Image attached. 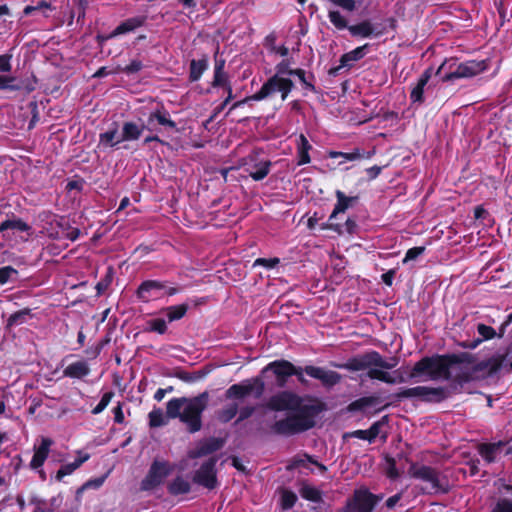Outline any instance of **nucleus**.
Here are the masks:
<instances>
[{
  "mask_svg": "<svg viewBox=\"0 0 512 512\" xmlns=\"http://www.w3.org/2000/svg\"><path fill=\"white\" fill-rule=\"evenodd\" d=\"M425 251L424 247H413L410 248L403 259V263H407L408 261L415 260L420 255H422Z\"/></svg>",
  "mask_w": 512,
  "mask_h": 512,
  "instance_id": "56",
  "label": "nucleus"
},
{
  "mask_svg": "<svg viewBox=\"0 0 512 512\" xmlns=\"http://www.w3.org/2000/svg\"><path fill=\"white\" fill-rule=\"evenodd\" d=\"M372 154L373 153H371V152L365 153L364 151H362L360 149H354L352 152L331 151V152H329V157L330 158L342 157L346 161H355V160H358L361 158H370L372 156Z\"/></svg>",
  "mask_w": 512,
  "mask_h": 512,
  "instance_id": "33",
  "label": "nucleus"
},
{
  "mask_svg": "<svg viewBox=\"0 0 512 512\" xmlns=\"http://www.w3.org/2000/svg\"><path fill=\"white\" fill-rule=\"evenodd\" d=\"M486 69L487 65L485 61H467L460 63L454 71L445 74L443 76V81L449 82L460 78H470L478 75Z\"/></svg>",
  "mask_w": 512,
  "mask_h": 512,
  "instance_id": "11",
  "label": "nucleus"
},
{
  "mask_svg": "<svg viewBox=\"0 0 512 512\" xmlns=\"http://www.w3.org/2000/svg\"><path fill=\"white\" fill-rule=\"evenodd\" d=\"M396 365L397 361L395 359L386 361L378 352L372 351L362 356L351 358L345 364H337L335 366L349 371H360L368 369L370 366L393 369Z\"/></svg>",
  "mask_w": 512,
  "mask_h": 512,
  "instance_id": "5",
  "label": "nucleus"
},
{
  "mask_svg": "<svg viewBox=\"0 0 512 512\" xmlns=\"http://www.w3.org/2000/svg\"><path fill=\"white\" fill-rule=\"evenodd\" d=\"M254 413V407L246 406L240 409L237 423L249 418Z\"/></svg>",
  "mask_w": 512,
  "mask_h": 512,
  "instance_id": "61",
  "label": "nucleus"
},
{
  "mask_svg": "<svg viewBox=\"0 0 512 512\" xmlns=\"http://www.w3.org/2000/svg\"><path fill=\"white\" fill-rule=\"evenodd\" d=\"M216 461L215 458H210L208 461L204 462L195 472L193 477L194 482L205 488L214 489L217 486L215 471Z\"/></svg>",
  "mask_w": 512,
  "mask_h": 512,
  "instance_id": "14",
  "label": "nucleus"
},
{
  "mask_svg": "<svg viewBox=\"0 0 512 512\" xmlns=\"http://www.w3.org/2000/svg\"><path fill=\"white\" fill-rule=\"evenodd\" d=\"M19 273L12 266H4L0 268V284L15 282L18 279Z\"/></svg>",
  "mask_w": 512,
  "mask_h": 512,
  "instance_id": "42",
  "label": "nucleus"
},
{
  "mask_svg": "<svg viewBox=\"0 0 512 512\" xmlns=\"http://www.w3.org/2000/svg\"><path fill=\"white\" fill-rule=\"evenodd\" d=\"M314 421L309 415L307 408L293 411L286 418L276 421L272 425V431L280 435H294L313 427Z\"/></svg>",
  "mask_w": 512,
  "mask_h": 512,
  "instance_id": "4",
  "label": "nucleus"
},
{
  "mask_svg": "<svg viewBox=\"0 0 512 512\" xmlns=\"http://www.w3.org/2000/svg\"><path fill=\"white\" fill-rule=\"evenodd\" d=\"M312 146L310 145L307 138L301 134L297 141V156H298V165H304L310 163L311 159L309 156V151Z\"/></svg>",
  "mask_w": 512,
  "mask_h": 512,
  "instance_id": "29",
  "label": "nucleus"
},
{
  "mask_svg": "<svg viewBox=\"0 0 512 512\" xmlns=\"http://www.w3.org/2000/svg\"><path fill=\"white\" fill-rule=\"evenodd\" d=\"M52 444L53 441L50 438L42 437L41 444L38 447H35V452L30 462V467L32 469H38L42 467L49 455L50 447Z\"/></svg>",
  "mask_w": 512,
  "mask_h": 512,
  "instance_id": "20",
  "label": "nucleus"
},
{
  "mask_svg": "<svg viewBox=\"0 0 512 512\" xmlns=\"http://www.w3.org/2000/svg\"><path fill=\"white\" fill-rule=\"evenodd\" d=\"M299 492L301 497L312 502H320L322 499L321 491L309 484L304 483Z\"/></svg>",
  "mask_w": 512,
  "mask_h": 512,
  "instance_id": "37",
  "label": "nucleus"
},
{
  "mask_svg": "<svg viewBox=\"0 0 512 512\" xmlns=\"http://www.w3.org/2000/svg\"><path fill=\"white\" fill-rule=\"evenodd\" d=\"M367 47H368V44H365L363 46L357 47V48L353 49L352 51L342 55V57L340 59L341 67L351 66V64L353 62H356V61L362 59L366 54Z\"/></svg>",
  "mask_w": 512,
  "mask_h": 512,
  "instance_id": "31",
  "label": "nucleus"
},
{
  "mask_svg": "<svg viewBox=\"0 0 512 512\" xmlns=\"http://www.w3.org/2000/svg\"><path fill=\"white\" fill-rule=\"evenodd\" d=\"M380 422H375L371 425V427L367 430H356L352 433V436L362 439V440H368L369 442H372L380 432Z\"/></svg>",
  "mask_w": 512,
  "mask_h": 512,
  "instance_id": "35",
  "label": "nucleus"
},
{
  "mask_svg": "<svg viewBox=\"0 0 512 512\" xmlns=\"http://www.w3.org/2000/svg\"><path fill=\"white\" fill-rule=\"evenodd\" d=\"M171 471L172 467L167 461L155 460L141 482V489L145 491L154 489L164 481Z\"/></svg>",
  "mask_w": 512,
  "mask_h": 512,
  "instance_id": "10",
  "label": "nucleus"
},
{
  "mask_svg": "<svg viewBox=\"0 0 512 512\" xmlns=\"http://www.w3.org/2000/svg\"><path fill=\"white\" fill-rule=\"evenodd\" d=\"M328 18L330 22L339 30H343L349 27L345 17L337 10H330L328 13Z\"/></svg>",
  "mask_w": 512,
  "mask_h": 512,
  "instance_id": "48",
  "label": "nucleus"
},
{
  "mask_svg": "<svg viewBox=\"0 0 512 512\" xmlns=\"http://www.w3.org/2000/svg\"><path fill=\"white\" fill-rule=\"evenodd\" d=\"M279 263V259L278 258H269V259H266V258H257L254 263H253V266L256 267V266H263L267 269H271V268H274L277 264Z\"/></svg>",
  "mask_w": 512,
  "mask_h": 512,
  "instance_id": "55",
  "label": "nucleus"
},
{
  "mask_svg": "<svg viewBox=\"0 0 512 512\" xmlns=\"http://www.w3.org/2000/svg\"><path fill=\"white\" fill-rule=\"evenodd\" d=\"M396 397L398 399L418 398L423 401L440 402L447 398V390L443 387L416 386L400 389Z\"/></svg>",
  "mask_w": 512,
  "mask_h": 512,
  "instance_id": "7",
  "label": "nucleus"
},
{
  "mask_svg": "<svg viewBox=\"0 0 512 512\" xmlns=\"http://www.w3.org/2000/svg\"><path fill=\"white\" fill-rule=\"evenodd\" d=\"M143 131L144 125H139L132 121L124 122L121 128L122 140L124 142L136 141L141 137Z\"/></svg>",
  "mask_w": 512,
  "mask_h": 512,
  "instance_id": "25",
  "label": "nucleus"
},
{
  "mask_svg": "<svg viewBox=\"0 0 512 512\" xmlns=\"http://www.w3.org/2000/svg\"><path fill=\"white\" fill-rule=\"evenodd\" d=\"M148 324L151 331L157 332L159 334H164L167 331V324L163 319H152L148 322Z\"/></svg>",
  "mask_w": 512,
  "mask_h": 512,
  "instance_id": "53",
  "label": "nucleus"
},
{
  "mask_svg": "<svg viewBox=\"0 0 512 512\" xmlns=\"http://www.w3.org/2000/svg\"><path fill=\"white\" fill-rule=\"evenodd\" d=\"M375 504L373 494L366 490H357L353 500L348 502L343 512H372Z\"/></svg>",
  "mask_w": 512,
  "mask_h": 512,
  "instance_id": "15",
  "label": "nucleus"
},
{
  "mask_svg": "<svg viewBox=\"0 0 512 512\" xmlns=\"http://www.w3.org/2000/svg\"><path fill=\"white\" fill-rule=\"evenodd\" d=\"M52 10V6L49 2L45 0L39 1L36 5H28L24 8L23 14L25 16L31 15L33 12H40L44 17H48V11Z\"/></svg>",
  "mask_w": 512,
  "mask_h": 512,
  "instance_id": "39",
  "label": "nucleus"
},
{
  "mask_svg": "<svg viewBox=\"0 0 512 512\" xmlns=\"http://www.w3.org/2000/svg\"><path fill=\"white\" fill-rule=\"evenodd\" d=\"M349 32L353 36L368 38L374 33V27L369 21H363L359 24L348 27Z\"/></svg>",
  "mask_w": 512,
  "mask_h": 512,
  "instance_id": "34",
  "label": "nucleus"
},
{
  "mask_svg": "<svg viewBox=\"0 0 512 512\" xmlns=\"http://www.w3.org/2000/svg\"><path fill=\"white\" fill-rule=\"evenodd\" d=\"M238 410H239L238 404H236V403L228 404L227 406L222 408L217 413V418L222 423H227L236 416V414L238 413Z\"/></svg>",
  "mask_w": 512,
  "mask_h": 512,
  "instance_id": "41",
  "label": "nucleus"
},
{
  "mask_svg": "<svg viewBox=\"0 0 512 512\" xmlns=\"http://www.w3.org/2000/svg\"><path fill=\"white\" fill-rule=\"evenodd\" d=\"M113 413H114V421L116 423H123L124 421V414H123V411H122V407L120 404H118L114 409H113Z\"/></svg>",
  "mask_w": 512,
  "mask_h": 512,
  "instance_id": "64",
  "label": "nucleus"
},
{
  "mask_svg": "<svg viewBox=\"0 0 512 512\" xmlns=\"http://www.w3.org/2000/svg\"><path fill=\"white\" fill-rule=\"evenodd\" d=\"M289 70H291V69L289 68L288 63L283 61L276 66V74L275 75H278L281 77H283V75H286V74L289 75Z\"/></svg>",
  "mask_w": 512,
  "mask_h": 512,
  "instance_id": "63",
  "label": "nucleus"
},
{
  "mask_svg": "<svg viewBox=\"0 0 512 512\" xmlns=\"http://www.w3.org/2000/svg\"><path fill=\"white\" fill-rule=\"evenodd\" d=\"M477 332L480 337L472 341L463 342L462 346L464 348L475 349L483 341L493 339L496 336V331L494 328L482 323L477 325Z\"/></svg>",
  "mask_w": 512,
  "mask_h": 512,
  "instance_id": "23",
  "label": "nucleus"
},
{
  "mask_svg": "<svg viewBox=\"0 0 512 512\" xmlns=\"http://www.w3.org/2000/svg\"><path fill=\"white\" fill-rule=\"evenodd\" d=\"M11 59V54L0 55V73L11 71ZM23 88L24 86L17 80L15 76L0 75V90L19 91Z\"/></svg>",
  "mask_w": 512,
  "mask_h": 512,
  "instance_id": "16",
  "label": "nucleus"
},
{
  "mask_svg": "<svg viewBox=\"0 0 512 512\" xmlns=\"http://www.w3.org/2000/svg\"><path fill=\"white\" fill-rule=\"evenodd\" d=\"M122 142H124L122 140V132L119 131L116 124H113L107 131L99 135V145L105 148L115 147Z\"/></svg>",
  "mask_w": 512,
  "mask_h": 512,
  "instance_id": "21",
  "label": "nucleus"
},
{
  "mask_svg": "<svg viewBox=\"0 0 512 512\" xmlns=\"http://www.w3.org/2000/svg\"><path fill=\"white\" fill-rule=\"evenodd\" d=\"M374 402H375L374 397H363V398H360V399L354 401L350 405V408L351 409H363L365 407L373 405Z\"/></svg>",
  "mask_w": 512,
  "mask_h": 512,
  "instance_id": "54",
  "label": "nucleus"
},
{
  "mask_svg": "<svg viewBox=\"0 0 512 512\" xmlns=\"http://www.w3.org/2000/svg\"><path fill=\"white\" fill-rule=\"evenodd\" d=\"M293 82L288 79L278 75H274L269 78L261 87V89L253 94L251 98L254 101H261L273 95L275 92L281 93L282 100H286L289 93L293 89Z\"/></svg>",
  "mask_w": 512,
  "mask_h": 512,
  "instance_id": "6",
  "label": "nucleus"
},
{
  "mask_svg": "<svg viewBox=\"0 0 512 512\" xmlns=\"http://www.w3.org/2000/svg\"><path fill=\"white\" fill-rule=\"evenodd\" d=\"M468 366L469 363L456 355L425 357L415 363L409 378L426 373L431 380L454 378L458 382H466L471 378Z\"/></svg>",
  "mask_w": 512,
  "mask_h": 512,
  "instance_id": "1",
  "label": "nucleus"
},
{
  "mask_svg": "<svg viewBox=\"0 0 512 512\" xmlns=\"http://www.w3.org/2000/svg\"><path fill=\"white\" fill-rule=\"evenodd\" d=\"M222 445V442L218 439H211L204 443L199 449V455H205L218 450Z\"/></svg>",
  "mask_w": 512,
  "mask_h": 512,
  "instance_id": "51",
  "label": "nucleus"
},
{
  "mask_svg": "<svg viewBox=\"0 0 512 512\" xmlns=\"http://www.w3.org/2000/svg\"><path fill=\"white\" fill-rule=\"evenodd\" d=\"M173 495L185 494L190 491V483L182 477L175 478L168 486Z\"/></svg>",
  "mask_w": 512,
  "mask_h": 512,
  "instance_id": "36",
  "label": "nucleus"
},
{
  "mask_svg": "<svg viewBox=\"0 0 512 512\" xmlns=\"http://www.w3.org/2000/svg\"><path fill=\"white\" fill-rule=\"evenodd\" d=\"M150 427H161L167 424L164 413L160 408H154L149 414Z\"/></svg>",
  "mask_w": 512,
  "mask_h": 512,
  "instance_id": "46",
  "label": "nucleus"
},
{
  "mask_svg": "<svg viewBox=\"0 0 512 512\" xmlns=\"http://www.w3.org/2000/svg\"><path fill=\"white\" fill-rule=\"evenodd\" d=\"M188 310L187 304L169 306L165 309L169 322H173L183 318Z\"/></svg>",
  "mask_w": 512,
  "mask_h": 512,
  "instance_id": "38",
  "label": "nucleus"
},
{
  "mask_svg": "<svg viewBox=\"0 0 512 512\" xmlns=\"http://www.w3.org/2000/svg\"><path fill=\"white\" fill-rule=\"evenodd\" d=\"M30 317L31 310L29 308H24L10 315L7 320V324L8 326H18L25 323Z\"/></svg>",
  "mask_w": 512,
  "mask_h": 512,
  "instance_id": "40",
  "label": "nucleus"
},
{
  "mask_svg": "<svg viewBox=\"0 0 512 512\" xmlns=\"http://www.w3.org/2000/svg\"><path fill=\"white\" fill-rule=\"evenodd\" d=\"M223 68H224V62L217 63L215 65L213 86H223L226 88L228 86H230V84L228 83L227 75L224 72Z\"/></svg>",
  "mask_w": 512,
  "mask_h": 512,
  "instance_id": "44",
  "label": "nucleus"
},
{
  "mask_svg": "<svg viewBox=\"0 0 512 512\" xmlns=\"http://www.w3.org/2000/svg\"><path fill=\"white\" fill-rule=\"evenodd\" d=\"M367 377L370 379H381V375L383 370H387L386 368H380V366H370L368 367Z\"/></svg>",
  "mask_w": 512,
  "mask_h": 512,
  "instance_id": "60",
  "label": "nucleus"
},
{
  "mask_svg": "<svg viewBox=\"0 0 512 512\" xmlns=\"http://www.w3.org/2000/svg\"><path fill=\"white\" fill-rule=\"evenodd\" d=\"M266 370H272L278 378V384L283 386L286 382L287 377L296 375L300 382H304L305 379L302 375V368L295 367L291 362L286 360H278L271 362L265 368Z\"/></svg>",
  "mask_w": 512,
  "mask_h": 512,
  "instance_id": "13",
  "label": "nucleus"
},
{
  "mask_svg": "<svg viewBox=\"0 0 512 512\" xmlns=\"http://www.w3.org/2000/svg\"><path fill=\"white\" fill-rule=\"evenodd\" d=\"M492 512H512V501L502 500L498 502Z\"/></svg>",
  "mask_w": 512,
  "mask_h": 512,
  "instance_id": "59",
  "label": "nucleus"
},
{
  "mask_svg": "<svg viewBox=\"0 0 512 512\" xmlns=\"http://www.w3.org/2000/svg\"><path fill=\"white\" fill-rule=\"evenodd\" d=\"M207 68L205 60H192L190 63V80L197 81Z\"/></svg>",
  "mask_w": 512,
  "mask_h": 512,
  "instance_id": "43",
  "label": "nucleus"
},
{
  "mask_svg": "<svg viewBox=\"0 0 512 512\" xmlns=\"http://www.w3.org/2000/svg\"><path fill=\"white\" fill-rule=\"evenodd\" d=\"M266 407L272 411L293 412L305 407L300 396L293 392L282 391L269 398Z\"/></svg>",
  "mask_w": 512,
  "mask_h": 512,
  "instance_id": "8",
  "label": "nucleus"
},
{
  "mask_svg": "<svg viewBox=\"0 0 512 512\" xmlns=\"http://www.w3.org/2000/svg\"><path fill=\"white\" fill-rule=\"evenodd\" d=\"M244 171L254 181H261L271 171L272 162L269 160H259L256 154H250L244 159Z\"/></svg>",
  "mask_w": 512,
  "mask_h": 512,
  "instance_id": "12",
  "label": "nucleus"
},
{
  "mask_svg": "<svg viewBox=\"0 0 512 512\" xmlns=\"http://www.w3.org/2000/svg\"><path fill=\"white\" fill-rule=\"evenodd\" d=\"M307 463H316V460L308 454H303L302 456L293 458L287 466V469L291 470L297 467H307Z\"/></svg>",
  "mask_w": 512,
  "mask_h": 512,
  "instance_id": "49",
  "label": "nucleus"
},
{
  "mask_svg": "<svg viewBox=\"0 0 512 512\" xmlns=\"http://www.w3.org/2000/svg\"><path fill=\"white\" fill-rule=\"evenodd\" d=\"M146 22L145 16H135L126 19L122 23H120L115 30L112 32L111 37H115L121 34H126L133 32L137 28L143 26Z\"/></svg>",
  "mask_w": 512,
  "mask_h": 512,
  "instance_id": "22",
  "label": "nucleus"
},
{
  "mask_svg": "<svg viewBox=\"0 0 512 512\" xmlns=\"http://www.w3.org/2000/svg\"><path fill=\"white\" fill-rule=\"evenodd\" d=\"M264 388V383L261 379L253 378L230 386L226 391V397L229 399H242L252 395L254 398L258 399L263 395Z\"/></svg>",
  "mask_w": 512,
  "mask_h": 512,
  "instance_id": "9",
  "label": "nucleus"
},
{
  "mask_svg": "<svg viewBox=\"0 0 512 512\" xmlns=\"http://www.w3.org/2000/svg\"><path fill=\"white\" fill-rule=\"evenodd\" d=\"M156 121L158 124L169 127L171 129L176 128V123L170 118L167 111L157 110L152 112L148 117V124L152 125Z\"/></svg>",
  "mask_w": 512,
  "mask_h": 512,
  "instance_id": "32",
  "label": "nucleus"
},
{
  "mask_svg": "<svg viewBox=\"0 0 512 512\" xmlns=\"http://www.w3.org/2000/svg\"><path fill=\"white\" fill-rule=\"evenodd\" d=\"M408 474L423 483L421 491L425 494L446 493L449 489L447 477L434 467L412 463Z\"/></svg>",
  "mask_w": 512,
  "mask_h": 512,
  "instance_id": "3",
  "label": "nucleus"
},
{
  "mask_svg": "<svg viewBox=\"0 0 512 512\" xmlns=\"http://www.w3.org/2000/svg\"><path fill=\"white\" fill-rule=\"evenodd\" d=\"M114 396V393L112 391L106 392L100 402L93 408L92 414L97 415L103 412L106 407L109 405L112 397Z\"/></svg>",
  "mask_w": 512,
  "mask_h": 512,
  "instance_id": "52",
  "label": "nucleus"
},
{
  "mask_svg": "<svg viewBox=\"0 0 512 512\" xmlns=\"http://www.w3.org/2000/svg\"><path fill=\"white\" fill-rule=\"evenodd\" d=\"M289 75L298 76L299 80L303 83V85L306 88H308L310 90H314V86L306 80L304 70H302V69L289 70Z\"/></svg>",
  "mask_w": 512,
  "mask_h": 512,
  "instance_id": "58",
  "label": "nucleus"
},
{
  "mask_svg": "<svg viewBox=\"0 0 512 512\" xmlns=\"http://www.w3.org/2000/svg\"><path fill=\"white\" fill-rule=\"evenodd\" d=\"M207 402V393L192 398H173L167 402L166 414L170 419L179 418L190 433H195L202 428V413Z\"/></svg>",
  "mask_w": 512,
  "mask_h": 512,
  "instance_id": "2",
  "label": "nucleus"
},
{
  "mask_svg": "<svg viewBox=\"0 0 512 512\" xmlns=\"http://www.w3.org/2000/svg\"><path fill=\"white\" fill-rule=\"evenodd\" d=\"M487 363L485 367H490L491 371H497L503 366H509L512 370V344L507 348L504 354H496Z\"/></svg>",
  "mask_w": 512,
  "mask_h": 512,
  "instance_id": "26",
  "label": "nucleus"
},
{
  "mask_svg": "<svg viewBox=\"0 0 512 512\" xmlns=\"http://www.w3.org/2000/svg\"><path fill=\"white\" fill-rule=\"evenodd\" d=\"M431 74L432 72L430 68L425 70L418 79L416 85L412 88L410 94V99L412 103L422 104L424 102V88L427 85L429 79L431 78Z\"/></svg>",
  "mask_w": 512,
  "mask_h": 512,
  "instance_id": "24",
  "label": "nucleus"
},
{
  "mask_svg": "<svg viewBox=\"0 0 512 512\" xmlns=\"http://www.w3.org/2000/svg\"><path fill=\"white\" fill-rule=\"evenodd\" d=\"M303 370L307 375L320 380L323 385L328 387L334 386L341 381V375L335 371L325 370L324 368L312 365L306 366Z\"/></svg>",
  "mask_w": 512,
  "mask_h": 512,
  "instance_id": "18",
  "label": "nucleus"
},
{
  "mask_svg": "<svg viewBox=\"0 0 512 512\" xmlns=\"http://www.w3.org/2000/svg\"><path fill=\"white\" fill-rule=\"evenodd\" d=\"M380 381L387 384H401L405 383L407 379L399 373V371H394L393 373H389L383 370Z\"/></svg>",
  "mask_w": 512,
  "mask_h": 512,
  "instance_id": "47",
  "label": "nucleus"
},
{
  "mask_svg": "<svg viewBox=\"0 0 512 512\" xmlns=\"http://www.w3.org/2000/svg\"><path fill=\"white\" fill-rule=\"evenodd\" d=\"M297 501V496L290 490H284L281 496V506L283 509H291Z\"/></svg>",
  "mask_w": 512,
  "mask_h": 512,
  "instance_id": "50",
  "label": "nucleus"
},
{
  "mask_svg": "<svg viewBox=\"0 0 512 512\" xmlns=\"http://www.w3.org/2000/svg\"><path fill=\"white\" fill-rule=\"evenodd\" d=\"M142 68L143 63L140 60H132L122 71L126 74H134L139 72Z\"/></svg>",
  "mask_w": 512,
  "mask_h": 512,
  "instance_id": "57",
  "label": "nucleus"
},
{
  "mask_svg": "<svg viewBox=\"0 0 512 512\" xmlns=\"http://www.w3.org/2000/svg\"><path fill=\"white\" fill-rule=\"evenodd\" d=\"M13 229L18 231H28L30 229L29 225L20 220V219H12V220H6L1 223L0 225V232Z\"/></svg>",
  "mask_w": 512,
  "mask_h": 512,
  "instance_id": "45",
  "label": "nucleus"
},
{
  "mask_svg": "<svg viewBox=\"0 0 512 512\" xmlns=\"http://www.w3.org/2000/svg\"><path fill=\"white\" fill-rule=\"evenodd\" d=\"M387 476L391 479H396L399 476V472L396 469L395 461L393 459L388 460Z\"/></svg>",
  "mask_w": 512,
  "mask_h": 512,
  "instance_id": "62",
  "label": "nucleus"
},
{
  "mask_svg": "<svg viewBox=\"0 0 512 512\" xmlns=\"http://www.w3.org/2000/svg\"><path fill=\"white\" fill-rule=\"evenodd\" d=\"M337 203L330 215V220L334 219L339 213H344L353 202L357 200V197H348L342 191H336Z\"/></svg>",
  "mask_w": 512,
  "mask_h": 512,
  "instance_id": "28",
  "label": "nucleus"
},
{
  "mask_svg": "<svg viewBox=\"0 0 512 512\" xmlns=\"http://www.w3.org/2000/svg\"><path fill=\"white\" fill-rule=\"evenodd\" d=\"M477 450L479 455L488 464L498 461L503 454L508 455L511 453V449L507 448V443L503 441L479 444Z\"/></svg>",
  "mask_w": 512,
  "mask_h": 512,
  "instance_id": "17",
  "label": "nucleus"
},
{
  "mask_svg": "<svg viewBox=\"0 0 512 512\" xmlns=\"http://www.w3.org/2000/svg\"><path fill=\"white\" fill-rule=\"evenodd\" d=\"M89 373V365L83 360L69 364L63 371L64 376L77 379L83 378Z\"/></svg>",
  "mask_w": 512,
  "mask_h": 512,
  "instance_id": "27",
  "label": "nucleus"
},
{
  "mask_svg": "<svg viewBox=\"0 0 512 512\" xmlns=\"http://www.w3.org/2000/svg\"><path fill=\"white\" fill-rule=\"evenodd\" d=\"M166 288L165 283L157 280L144 281L137 290L139 299L148 302L162 296V291Z\"/></svg>",
  "mask_w": 512,
  "mask_h": 512,
  "instance_id": "19",
  "label": "nucleus"
},
{
  "mask_svg": "<svg viewBox=\"0 0 512 512\" xmlns=\"http://www.w3.org/2000/svg\"><path fill=\"white\" fill-rule=\"evenodd\" d=\"M89 459V454H85L83 456L78 457L73 462L62 465L56 474V479L61 481L63 477L72 474L76 469H78L85 461Z\"/></svg>",
  "mask_w": 512,
  "mask_h": 512,
  "instance_id": "30",
  "label": "nucleus"
}]
</instances>
